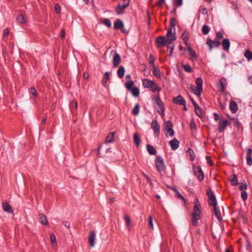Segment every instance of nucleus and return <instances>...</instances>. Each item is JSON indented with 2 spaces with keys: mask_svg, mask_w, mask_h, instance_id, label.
I'll use <instances>...</instances> for the list:
<instances>
[{
  "mask_svg": "<svg viewBox=\"0 0 252 252\" xmlns=\"http://www.w3.org/2000/svg\"><path fill=\"white\" fill-rule=\"evenodd\" d=\"M200 206L198 199L196 198L194 202L193 211L191 217V224L195 227L198 226V220L201 218L202 212Z\"/></svg>",
  "mask_w": 252,
  "mask_h": 252,
  "instance_id": "f257e3e1",
  "label": "nucleus"
},
{
  "mask_svg": "<svg viewBox=\"0 0 252 252\" xmlns=\"http://www.w3.org/2000/svg\"><path fill=\"white\" fill-rule=\"evenodd\" d=\"M143 86L145 88L150 89L153 93L160 92L161 90L160 87L153 81L149 79H144L142 80Z\"/></svg>",
  "mask_w": 252,
  "mask_h": 252,
  "instance_id": "f03ea898",
  "label": "nucleus"
},
{
  "mask_svg": "<svg viewBox=\"0 0 252 252\" xmlns=\"http://www.w3.org/2000/svg\"><path fill=\"white\" fill-rule=\"evenodd\" d=\"M130 3V0H122L120 1L115 8V12L117 15L123 14L125 12V9Z\"/></svg>",
  "mask_w": 252,
  "mask_h": 252,
  "instance_id": "7ed1b4c3",
  "label": "nucleus"
},
{
  "mask_svg": "<svg viewBox=\"0 0 252 252\" xmlns=\"http://www.w3.org/2000/svg\"><path fill=\"white\" fill-rule=\"evenodd\" d=\"M196 87L194 88L192 85L190 87L191 91H193V93L197 96H200L201 92L202 91L203 80L201 77H198L195 80Z\"/></svg>",
  "mask_w": 252,
  "mask_h": 252,
  "instance_id": "20e7f679",
  "label": "nucleus"
},
{
  "mask_svg": "<svg viewBox=\"0 0 252 252\" xmlns=\"http://www.w3.org/2000/svg\"><path fill=\"white\" fill-rule=\"evenodd\" d=\"M155 162L157 170L159 173H164L166 170V166L164 164V161L162 157L159 156H157Z\"/></svg>",
  "mask_w": 252,
  "mask_h": 252,
  "instance_id": "39448f33",
  "label": "nucleus"
},
{
  "mask_svg": "<svg viewBox=\"0 0 252 252\" xmlns=\"http://www.w3.org/2000/svg\"><path fill=\"white\" fill-rule=\"evenodd\" d=\"M206 194L208 197V204L210 206L215 207L217 205L216 197L211 188L207 190Z\"/></svg>",
  "mask_w": 252,
  "mask_h": 252,
  "instance_id": "423d86ee",
  "label": "nucleus"
},
{
  "mask_svg": "<svg viewBox=\"0 0 252 252\" xmlns=\"http://www.w3.org/2000/svg\"><path fill=\"white\" fill-rule=\"evenodd\" d=\"M192 168L193 174L197 177L198 180L199 182L202 181L204 179V173L202 170L201 166L193 165Z\"/></svg>",
  "mask_w": 252,
  "mask_h": 252,
  "instance_id": "0eeeda50",
  "label": "nucleus"
},
{
  "mask_svg": "<svg viewBox=\"0 0 252 252\" xmlns=\"http://www.w3.org/2000/svg\"><path fill=\"white\" fill-rule=\"evenodd\" d=\"M206 44L209 47V49L211 51L214 47L218 48L220 45L219 40L215 38L212 40L211 38H208L206 40Z\"/></svg>",
  "mask_w": 252,
  "mask_h": 252,
  "instance_id": "6e6552de",
  "label": "nucleus"
},
{
  "mask_svg": "<svg viewBox=\"0 0 252 252\" xmlns=\"http://www.w3.org/2000/svg\"><path fill=\"white\" fill-rule=\"evenodd\" d=\"M113 52L114 53V55L113 57V65L114 67H116L118 66V65L120 64L121 62V59L120 55L117 53L116 50H112L111 51V53Z\"/></svg>",
  "mask_w": 252,
  "mask_h": 252,
  "instance_id": "1a4fd4ad",
  "label": "nucleus"
},
{
  "mask_svg": "<svg viewBox=\"0 0 252 252\" xmlns=\"http://www.w3.org/2000/svg\"><path fill=\"white\" fill-rule=\"evenodd\" d=\"M167 40L165 36H159L157 38L156 46L157 48H161L166 45Z\"/></svg>",
  "mask_w": 252,
  "mask_h": 252,
  "instance_id": "9d476101",
  "label": "nucleus"
},
{
  "mask_svg": "<svg viewBox=\"0 0 252 252\" xmlns=\"http://www.w3.org/2000/svg\"><path fill=\"white\" fill-rule=\"evenodd\" d=\"M167 42L169 44H172V42L176 39V36L175 33H173L172 31H171V29H168L166 33Z\"/></svg>",
  "mask_w": 252,
  "mask_h": 252,
  "instance_id": "9b49d317",
  "label": "nucleus"
},
{
  "mask_svg": "<svg viewBox=\"0 0 252 252\" xmlns=\"http://www.w3.org/2000/svg\"><path fill=\"white\" fill-rule=\"evenodd\" d=\"M173 126V124L170 121L165 123V129L170 136H173L174 135V131L172 128Z\"/></svg>",
  "mask_w": 252,
  "mask_h": 252,
  "instance_id": "f8f14e48",
  "label": "nucleus"
},
{
  "mask_svg": "<svg viewBox=\"0 0 252 252\" xmlns=\"http://www.w3.org/2000/svg\"><path fill=\"white\" fill-rule=\"evenodd\" d=\"M219 127H218V132H223L226 126L230 124L228 122L227 120H220L219 122Z\"/></svg>",
  "mask_w": 252,
  "mask_h": 252,
  "instance_id": "ddd939ff",
  "label": "nucleus"
},
{
  "mask_svg": "<svg viewBox=\"0 0 252 252\" xmlns=\"http://www.w3.org/2000/svg\"><path fill=\"white\" fill-rule=\"evenodd\" d=\"M95 232L94 230H91L88 238V242L90 247H94L95 245Z\"/></svg>",
  "mask_w": 252,
  "mask_h": 252,
  "instance_id": "4468645a",
  "label": "nucleus"
},
{
  "mask_svg": "<svg viewBox=\"0 0 252 252\" xmlns=\"http://www.w3.org/2000/svg\"><path fill=\"white\" fill-rule=\"evenodd\" d=\"M151 127L153 129L154 133L158 135L159 134L160 126L157 120H153L151 123Z\"/></svg>",
  "mask_w": 252,
  "mask_h": 252,
  "instance_id": "2eb2a0df",
  "label": "nucleus"
},
{
  "mask_svg": "<svg viewBox=\"0 0 252 252\" xmlns=\"http://www.w3.org/2000/svg\"><path fill=\"white\" fill-rule=\"evenodd\" d=\"M173 102L174 103L177 105H184L185 104V102H186V100L181 95H179L178 96L174 97L173 99Z\"/></svg>",
  "mask_w": 252,
  "mask_h": 252,
  "instance_id": "dca6fc26",
  "label": "nucleus"
},
{
  "mask_svg": "<svg viewBox=\"0 0 252 252\" xmlns=\"http://www.w3.org/2000/svg\"><path fill=\"white\" fill-rule=\"evenodd\" d=\"M179 143V141L176 138H174L173 139L170 140L169 142L171 148L173 150H175L178 148Z\"/></svg>",
  "mask_w": 252,
  "mask_h": 252,
  "instance_id": "f3484780",
  "label": "nucleus"
},
{
  "mask_svg": "<svg viewBox=\"0 0 252 252\" xmlns=\"http://www.w3.org/2000/svg\"><path fill=\"white\" fill-rule=\"evenodd\" d=\"M190 35L189 32L185 31L181 35V38L184 41L185 44L186 46H188L189 45H190L189 43H188L189 39V38Z\"/></svg>",
  "mask_w": 252,
  "mask_h": 252,
  "instance_id": "a211bd4d",
  "label": "nucleus"
},
{
  "mask_svg": "<svg viewBox=\"0 0 252 252\" xmlns=\"http://www.w3.org/2000/svg\"><path fill=\"white\" fill-rule=\"evenodd\" d=\"M252 149L251 148H248L247 151V163L248 165L251 166L252 164Z\"/></svg>",
  "mask_w": 252,
  "mask_h": 252,
  "instance_id": "6ab92c4d",
  "label": "nucleus"
},
{
  "mask_svg": "<svg viewBox=\"0 0 252 252\" xmlns=\"http://www.w3.org/2000/svg\"><path fill=\"white\" fill-rule=\"evenodd\" d=\"M230 41L228 38H224L223 39L222 41V46L223 47V49L225 52H228L230 48Z\"/></svg>",
  "mask_w": 252,
  "mask_h": 252,
  "instance_id": "aec40b11",
  "label": "nucleus"
},
{
  "mask_svg": "<svg viewBox=\"0 0 252 252\" xmlns=\"http://www.w3.org/2000/svg\"><path fill=\"white\" fill-rule=\"evenodd\" d=\"M229 109L232 113H235L238 110L237 103L234 101H231L229 103Z\"/></svg>",
  "mask_w": 252,
  "mask_h": 252,
  "instance_id": "412c9836",
  "label": "nucleus"
},
{
  "mask_svg": "<svg viewBox=\"0 0 252 252\" xmlns=\"http://www.w3.org/2000/svg\"><path fill=\"white\" fill-rule=\"evenodd\" d=\"M124 25L123 21L120 19H116L114 23V29L115 30H120L124 28Z\"/></svg>",
  "mask_w": 252,
  "mask_h": 252,
  "instance_id": "4be33fe9",
  "label": "nucleus"
},
{
  "mask_svg": "<svg viewBox=\"0 0 252 252\" xmlns=\"http://www.w3.org/2000/svg\"><path fill=\"white\" fill-rule=\"evenodd\" d=\"M152 100L155 101L159 108H162V107H164L161 99L159 97V94L157 96H153Z\"/></svg>",
  "mask_w": 252,
  "mask_h": 252,
  "instance_id": "5701e85b",
  "label": "nucleus"
},
{
  "mask_svg": "<svg viewBox=\"0 0 252 252\" xmlns=\"http://www.w3.org/2000/svg\"><path fill=\"white\" fill-rule=\"evenodd\" d=\"M2 207L5 212L9 213H12L13 212L11 206H10L7 202L2 203Z\"/></svg>",
  "mask_w": 252,
  "mask_h": 252,
  "instance_id": "b1692460",
  "label": "nucleus"
},
{
  "mask_svg": "<svg viewBox=\"0 0 252 252\" xmlns=\"http://www.w3.org/2000/svg\"><path fill=\"white\" fill-rule=\"evenodd\" d=\"M188 48V50L191 56V57L190 58V60L191 61H193L194 59H196L197 58V55L194 50H193L190 45H189L188 46H187Z\"/></svg>",
  "mask_w": 252,
  "mask_h": 252,
  "instance_id": "393cba45",
  "label": "nucleus"
},
{
  "mask_svg": "<svg viewBox=\"0 0 252 252\" xmlns=\"http://www.w3.org/2000/svg\"><path fill=\"white\" fill-rule=\"evenodd\" d=\"M115 132H110L106 136L105 139V143H112L114 141V136Z\"/></svg>",
  "mask_w": 252,
  "mask_h": 252,
  "instance_id": "a878e982",
  "label": "nucleus"
},
{
  "mask_svg": "<svg viewBox=\"0 0 252 252\" xmlns=\"http://www.w3.org/2000/svg\"><path fill=\"white\" fill-rule=\"evenodd\" d=\"M39 222L44 225H48V222L46 216L42 214H39Z\"/></svg>",
  "mask_w": 252,
  "mask_h": 252,
  "instance_id": "bb28decb",
  "label": "nucleus"
},
{
  "mask_svg": "<svg viewBox=\"0 0 252 252\" xmlns=\"http://www.w3.org/2000/svg\"><path fill=\"white\" fill-rule=\"evenodd\" d=\"M109 74H110L109 72L108 71H106L104 73V74L102 78V79L101 81V84L105 87H106L107 82L110 78Z\"/></svg>",
  "mask_w": 252,
  "mask_h": 252,
  "instance_id": "cd10ccee",
  "label": "nucleus"
},
{
  "mask_svg": "<svg viewBox=\"0 0 252 252\" xmlns=\"http://www.w3.org/2000/svg\"><path fill=\"white\" fill-rule=\"evenodd\" d=\"M220 91L223 93L224 92L226 88V85L227 84L226 80L224 78L222 77L220 80Z\"/></svg>",
  "mask_w": 252,
  "mask_h": 252,
  "instance_id": "c85d7f7f",
  "label": "nucleus"
},
{
  "mask_svg": "<svg viewBox=\"0 0 252 252\" xmlns=\"http://www.w3.org/2000/svg\"><path fill=\"white\" fill-rule=\"evenodd\" d=\"M133 141L136 147H138L141 142V139L138 134L136 132L133 134Z\"/></svg>",
  "mask_w": 252,
  "mask_h": 252,
  "instance_id": "c756f323",
  "label": "nucleus"
},
{
  "mask_svg": "<svg viewBox=\"0 0 252 252\" xmlns=\"http://www.w3.org/2000/svg\"><path fill=\"white\" fill-rule=\"evenodd\" d=\"M214 207V212H215V214L216 218L218 219L219 221H221L222 220V218H221L220 212L219 208L218 207L217 205L215 207Z\"/></svg>",
  "mask_w": 252,
  "mask_h": 252,
  "instance_id": "7c9ffc66",
  "label": "nucleus"
},
{
  "mask_svg": "<svg viewBox=\"0 0 252 252\" xmlns=\"http://www.w3.org/2000/svg\"><path fill=\"white\" fill-rule=\"evenodd\" d=\"M153 68V74L157 78H160L161 74L159 69L155 66L152 67Z\"/></svg>",
  "mask_w": 252,
  "mask_h": 252,
  "instance_id": "2f4dec72",
  "label": "nucleus"
},
{
  "mask_svg": "<svg viewBox=\"0 0 252 252\" xmlns=\"http://www.w3.org/2000/svg\"><path fill=\"white\" fill-rule=\"evenodd\" d=\"M125 73V69L123 66H120L117 70V75L120 78H122Z\"/></svg>",
  "mask_w": 252,
  "mask_h": 252,
  "instance_id": "473e14b6",
  "label": "nucleus"
},
{
  "mask_svg": "<svg viewBox=\"0 0 252 252\" xmlns=\"http://www.w3.org/2000/svg\"><path fill=\"white\" fill-rule=\"evenodd\" d=\"M147 149L148 153L151 155H155L157 154V151L152 145H147Z\"/></svg>",
  "mask_w": 252,
  "mask_h": 252,
  "instance_id": "72a5a7b5",
  "label": "nucleus"
},
{
  "mask_svg": "<svg viewBox=\"0 0 252 252\" xmlns=\"http://www.w3.org/2000/svg\"><path fill=\"white\" fill-rule=\"evenodd\" d=\"M17 21L21 24L25 23L26 22V18L23 14L18 15L17 17Z\"/></svg>",
  "mask_w": 252,
  "mask_h": 252,
  "instance_id": "f704fd0d",
  "label": "nucleus"
},
{
  "mask_svg": "<svg viewBox=\"0 0 252 252\" xmlns=\"http://www.w3.org/2000/svg\"><path fill=\"white\" fill-rule=\"evenodd\" d=\"M231 120L234 122L233 125L236 126L238 129H240V128H243L241 124L239 122L238 119L232 118H231Z\"/></svg>",
  "mask_w": 252,
  "mask_h": 252,
  "instance_id": "c9c22d12",
  "label": "nucleus"
},
{
  "mask_svg": "<svg viewBox=\"0 0 252 252\" xmlns=\"http://www.w3.org/2000/svg\"><path fill=\"white\" fill-rule=\"evenodd\" d=\"M187 153L190 156L189 159L191 161H193L194 160V159H195V154H194L193 150L191 148H189L188 149Z\"/></svg>",
  "mask_w": 252,
  "mask_h": 252,
  "instance_id": "e433bc0d",
  "label": "nucleus"
},
{
  "mask_svg": "<svg viewBox=\"0 0 252 252\" xmlns=\"http://www.w3.org/2000/svg\"><path fill=\"white\" fill-rule=\"evenodd\" d=\"M139 108H140V106H139V104H136L134 106V107L132 111V115H133L134 116L137 115L139 112Z\"/></svg>",
  "mask_w": 252,
  "mask_h": 252,
  "instance_id": "4c0bfd02",
  "label": "nucleus"
},
{
  "mask_svg": "<svg viewBox=\"0 0 252 252\" xmlns=\"http://www.w3.org/2000/svg\"><path fill=\"white\" fill-rule=\"evenodd\" d=\"M230 182L233 186H236L238 185V180L236 174H233L232 175V179H230Z\"/></svg>",
  "mask_w": 252,
  "mask_h": 252,
  "instance_id": "58836bf2",
  "label": "nucleus"
},
{
  "mask_svg": "<svg viewBox=\"0 0 252 252\" xmlns=\"http://www.w3.org/2000/svg\"><path fill=\"white\" fill-rule=\"evenodd\" d=\"M132 95L134 97H137L139 95V90L137 87H134L130 90Z\"/></svg>",
  "mask_w": 252,
  "mask_h": 252,
  "instance_id": "ea45409f",
  "label": "nucleus"
},
{
  "mask_svg": "<svg viewBox=\"0 0 252 252\" xmlns=\"http://www.w3.org/2000/svg\"><path fill=\"white\" fill-rule=\"evenodd\" d=\"M70 107L72 113H74L73 109H77L78 104L76 100H73L70 104Z\"/></svg>",
  "mask_w": 252,
  "mask_h": 252,
  "instance_id": "a19ab883",
  "label": "nucleus"
},
{
  "mask_svg": "<svg viewBox=\"0 0 252 252\" xmlns=\"http://www.w3.org/2000/svg\"><path fill=\"white\" fill-rule=\"evenodd\" d=\"M210 30V28L209 26L206 25H204L202 28V32L204 34H207Z\"/></svg>",
  "mask_w": 252,
  "mask_h": 252,
  "instance_id": "79ce46f5",
  "label": "nucleus"
},
{
  "mask_svg": "<svg viewBox=\"0 0 252 252\" xmlns=\"http://www.w3.org/2000/svg\"><path fill=\"white\" fill-rule=\"evenodd\" d=\"M134 85V82L132 81H129L127 82H126L125 83V87L128 90H130L133 88V86Z\"/></svg>",
  "mask_w": 252,
  "mask_h": 252,
  "instance_id": "37998d69",
  "label": "nucleus"
},
{
  "mask_svg": "<svg viewBox=\"0 0 252 252\" xmlns=\"http://www.w3.org/2000/svg\"><path fill=\"white\" fill-rule=\"evenodd\" d=\"M124 219L126 221V226L128 227L131 224V219L126 214L124 215Z\"/></svg>",
  "mask_w": 252,
  "mask_h": 252,
  "instance_id": "c03bdc74",
  "label": "nucleus"
},
{
  "mask_svg": "<svg viewBox=\"0 0 252 252\" xmlns=\"http://www.w3.org/2000/svg\"><path fill=\"white\" fill-rule=\"evenodd\" d=\"M176 19L175 18H172L170 19V28L169 29H171V31H172V29H173L174 30H175V25H176Z\"/></svg>",
  "mask_w": 252,
  "mask_h": 252,
  "instance_id": "a18cd8bd",
  "label": "nucleus"
},
{
  "mask_svg": "<svg viewBox=\"0 0 252 252\" xmlns=\"http://www.w3.org/2000/svg\"><path fill=\"white\" fill-rule=\"evenodd\" d=\"M239 189L241 191L245 190L247 189V185L245 180L243 182L239 183Z\"/></svg>",
  "mask_w": 252,
  "mask_h": 252,
  "instance_id": "49530a36",
  "label": "nucleus"
},
{
  "mask_svg": "<svg viewBox=\"0 0 252 252\" xmlns=\"http://www.w3.org/2000/svg\"><path fill=\"white\" fill-rule=\"evenodd\" d=\"M155 58L152 54H150L149 56V63L151 67L155 66L154 64Z\"/></svg>",
  "mask_w": 252,
  "mask_h": 252,
  "instance_id": "de8ad7c7",
  "label": "nucleus"
},
{
  "mask_svg": "<svg viewBox=\"0 0 252 252\" xmlns=\"http://www.w3.org/2000/svg\"><path fill=\"white\" fill-rule=\"evenodd\" d=\"M245 57L250 61L252 59V52L249 50H247L244 54Z\"/></svg>",
  "mask_w": 252,
  "mask_h": 252,
  "instance_id": "09e8293b",
  "label": "nucleus"
},
{
  "mask_svg": "<svg viewBox=\"0 0 252 252\" xmlns=\"http://www.w3.org/2000/svg\"><path fill=\"white\" fill-rule=\"evenodd\" d=\"M189 126L191 129V130L195 131L197 129V126L196 125L195 122H194V120L192 119V121L190 122L189 124Z\"/></svg>",
  "mask_w": 252,
  "mask_h": 252,
  "instance_id": "8fccbe9b",
  "label": "nucleus"
},
{
  "mask_svg": "<svg viewBox=\"0 0 252 252\" xmlns=\"http://www.w3.org/2000/svg\"><path fill=\"white\" fill-rule=\"evenodd\" d=\"M173 5L176 7H180L183 4V0H173Z\"/></svg>",
  "mask_w": 252,
  "mask_h": 252,
  "instance_id": "3c124183",
  "label": "nucleus"
},
{
  "mask_svg": "<svg viewBox=\"0 0 252 252\" xmlns=\"http://www.w3.org/2000/svg\"><path fill=\"white\" fill-rule=\"evenodd\" d=\"M102 23L106 26L108 28L111 27V22L109 19H104L102 20Z\"/></svg>",
  "mask_w": 252,
  "mask_h": 252,
  "instance_id": "603ef678",
  "label": "nucleus"
},
{
  "mask_svg": "<svg viewBox=\"0 0 252 252\" xmlns=\"http://www.w3.org/2000/svg\"><path fill=\"white\" fill-rule=\"evenodd\" d=\"M47 118H44L41 122V125L40 126V130H43L45 128V125L47 122Z\"/></svg>",
  "mask_w": 252,
  "mask_h": 252,
  "instance_id": "864d4df0",
  "label": "nucleus"
},
{
  "mask_svg": "<svg viewBox=\"0 0 252 252\" xmlns=\"http://www.w3.org/2000/svg\"><path fill=\"white\" fill-rule=\"evenodd\" d=\"M182 67L187 72H191L192 71L191 67L189 64H183Z\"/></svg>",
  "mask_w": 252,
  "mask_h": 252,
  "instance_id": "5fc2aeb1",
  "label": "nucleus"
},
{
  "mask_svg": "<svg viewBox=\"0 0 252 252\" xmlns=\"http://www.w3.org/2000/svg\"><path fill=\"white\" fill-rule=\"evenodd\" d=\"M29 92L35 97L37 96V92L34 87H31L29 89Z\"/></svg>",
  "mask_w": 252,
  "mask_h": 252,
  "instance_id": "6e6d98bb",
  "label": "nucleus"
},
{
  "mask_svg": "<svg viewBox=\"0 0 252 252\" xmlns=\"http://www.w3.org/2000/svg\"><path fill=\"white\" fill-rule=\"evenodd\" d=\"M241 195L243 201H245L248 198V194L245 190H243L241 191Z\"/></svg>",
  "mask_w": 252,
  "mask_h": 252,
  "instance_id": "4d7b16f0",
  "label": "nucleus"
},
{
  "mask_svg": "<svg viewBox=\"0 0 252 252\" xmlns=\"http://www.w3.org/2000/svg\"><path fill=\"white\" fill-rule=\"evenodd\" d=\"M246 250L248 251H249V252L251 251V244L250 241L249 239H247L246 241Z\"/></svg>",
  "mask_w": 252,
  "mask_h": 252,
  "instance_id": "13d9d810",
  "label": "nucleus"
},
{
  "mask_svg": "<svg viewBox=\"0 0 252 252\" xmlns=\"http://www.w3.org/2000/svg\"><path fill=\"white\" fill-rule=\"evenodd\" d=\"M50 237L52 245L55 244L56 243V238L55 235L53 233H51Z\"/></svg>",
  "mask_w": 252,
  "mask_h": 252,
  "instance_id": "bf43d9fd",
  "label": "nucleus"
},
{
  "mask_svg": "<svg viewBox=\"0 0 252 252\" xmlns=\"http://www.w3.org/2000/svg\"><path fill=\"white\" fill-rule=\"evenodd\" d=\"M194 111L196 115H197L199 118H201L203 117L201 108L197 110H195Z\"/></svg>",
  "mask_w": 252,
  "mask_h": 252,
  "instance_id": "052dcab7",
  "label": "nucleus"
},
{
  "mask_svg": "<svg viewBox=\"0 0 252 252\" xmlns=\"http://www.w3.org/2000/svg\"><path fill=\"white\" fill-rule=\"evenodd\" d=\"M223 37V33L221 32H217L216 33V38L217 39H220Z\"/></svg>",
  "mask_w": 252,
  "mask_h": 252,
  "instance_id": "680f3d73",
  "label": "nucleus"
},
{
  "mask_svg": "<svg viewBox=\"0 0 252 252\" xmlns=\"http://www.w3.org/2000/svg\"><path fill=\"white\" fill-rule=\"evenodd\" d=\"M206 159L207 160V163H208V164L209 165H210V166H213V162L211 160V158H210V156H207L206 157Z\"/></svg>",
  "mask_w": 252,
  "mask_h": 252,
  "instance_id": "e2e57ef3",
  "label": "nucleus"
},
{
  "mask_svg": "<svg viewBox=\"0 0 252 252\" xmlns=\"http://www.w3.org/2000/svg\"><path fill=\"white\" fill-rule=\"evenodd\" d=\"M148 221H149V225L150 227L151 228L153 229V219L152 217L151 216H150L148 219Z\"/></svg>",
  "mask_w": 252,
  "mask_h": 252,
  "instance_id": "0e129e2a",
  "label": "nucleus"
},
{
  "mask_svg": "<svg viewBox=\"0 0 252 252\" xmlns=\"http://www.w3.org/2000/svg\"><path fill=\"white\" fill-rule=\"evenodd\" d=\"M174 48V45L173 44H172L171 46H170V45L167 46V49H169V50H170V53L169 54V56H171L172 55Z\"/></svg>",
  "mask_w": 252,
  "mask_h": 252,
  "instance_id": "69168bd1",
  "label": "nucleus"
},
{
  "mask_svg": "<svg viewBox=\"0 0 252 252\" xmlns=\"http://www.w3.org/2000/svg\"><path fill=\"white\" fill-rule=\"evenodd\" d=\"M55 10L56 13L58 14L61 12V7L59 4H56L55 6Z\"/></svg>",
  "mask_w": 252,
  "mask_h": 252,
  "instance_id": "338daca9",
  "label": "nucleus"
},
{
  "mask_svg": "<svg viewBox=\"0 0 252 252\" xmlns=\"http://www.w3.org/2000/svg\"><path fill=\"white\" fill-rule=\"evenodd\" d=\"M160 110L158 111V113L162 117H163L164 115V109L165 107H162V108H160Z\"/></svg>",
  "mask_w": 252,
  "mask_h": 252,
  "instance_id": "774afa93",
  "label": "nucleus"
}]
</instances>
